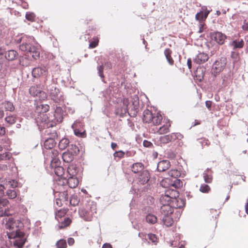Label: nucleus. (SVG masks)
I'll return each mask as SVG.
<instances>
[{
    "instance_id": "1",
    "label": "nucleus",
    "mask_w": 248,
    "mask_h": 248,
    "mask_svg": "<svg viewBox=\"0 0 248 248\" xmlns=\"http://www.w3.org/2000/svg\"><path fill=\"white\" fill-rule=\"evenodd\" d=\"M23 221V219H16L13 217L5 218V228L12 231L7 232L8 238L13 239L14 245L19 248H21L26 240L25 233L22 231L24 228Z\"/></svg>"
},
{
    "instance_id": "2",
    "label": "nucleus",
    "mask_w": 248,
    "mask_h": 248,
    "mask_svg": "<svg viewBox=\"0 0 248 248\" xmlns=\"http://www.w3.org/2000/svg\"><path fill=\"white\" fill-rule=\"evenodd\" d=\"M23 40V42L20 45L19 49L26 52L28 56L31 55L34 59H38L40 56V46L34 41L32 36L24 35L18 41Z\"/></svg>"
},
{
    "instance_id": "3",
    "label": "nucleus",
    "mask_w": 248,
    "mask_h": 248,
    "mask_svg": "<svg viewBox=\"0 0 248 248\" xmlns=\"http://www.w3.org/2000/svg\"><path fill=\"white\" fill-rule=\"evenodd\" d=\"M177 197H178V193L177 191L169 189L165 192L164 195H162L161 197L160 201L162 205L167 203L170 204L171 202L173 204L178 202L176 208H182L185 205L184 202L181 199H177L176 198Z\"/></svg>"
},
{
    "instance_id": "4",
    "label": "nucleus",
    "mask_w": 248,
    "mask_h": 248,
    "mask_svg": "<svg viewBox=\"0 0 248 248\" xmlns=\"http://www.w3.org/2000/svg\"><path fill=\"white\" fill-rule=\"evenodd\" d=\"M42 121H44V126L52 127L57 123L62 122L63 119V110L62 108L56 107L55 109L53 118H49L46 114H43L41 116Z\"/></svg>"
},
{
    "instance_id": "5",
    "label": "nucleus",
    "mask_w": 248,
    "mask_h": 248,
    "mask_svg": "<svg viewBox=\"0 0 248 248\" xmlns=\"http://www.w3.org/2000/svg\"><path fill=\"white\" fill-rule=\"evenodd\" d=\"M89 206L90 207V210L87 207L86 209H81L79 211L80 216L87 221L90 220L93 215L96 213V205L93 202Z\"/></svg>"
},
{
    "instance_id": "6",
    "label": "nucleus",
    "mask_w": 248,
    "mask_h": 248,
    "mask_svg": "<svg viewBox=\"0 0 248 248\" xmlns=\"http://www.w3.org/2000/svg\"><path fill=\"white\" fill-rule=\"evenodd\" d=\"M29 92L32 96L38 97L40 100H44L47 98L46 93L37 85H33L31 87Z\"/></svg>"
},
{
    "instance_id": "7",
    "label": "nucleus",
    "mask_w": 248,
    "mask_h": 248,
    "mask_svg": "<svg viewBox=\"0 0 248 248\" xmlns=\"http://www.w3.org/2000/svg\"><path fill=\"white\" fill-rule=\"evenodd\" d=\"M49 90V95L54 102L58 103L63 100L62 94L60 92L59 89L55 86H52Z\"/></svg>"
},
{
    "instance_id": "8",
    "label": "nucleus",
    "mask_w": 248,
    "mask_h": 248,
    "mask_svg": "<svg viewBox=\"0 0 248 248\" xmlns=\"http://www.w3.org/2000/svg\"><path fill=\"white\" fill-rule=\"evenodd\" d=\"M226 64L225 58H221L220 60L216 61L212 66V72L215 74H218L221 72Z\"/></svg>"
},
{
    "instance_id": "9",
    "label": "nucleus",
    "mask_w": 248,
    "mask_h": 248,
    "mask_svg": "<svg viewBox=\"0 0 248 248\" xmlns=\"http://www.w3.org/2000/svg\"><path fill=\"white\" fill-rule=\"evenodd\" d=\"M210 11L207 9L206 7L203 6L202 10L196 15L195 18L199 23H204L203 21L206 19Z\"/></svg>"
},
{
    "instance_id": "10",
    "label": "nucleus",
    "mask_w": 248,
    "mask_h": 248,
    "mask_svg": "<svg viewBox=\"0 0 248 248\" xmlns=\"http://www.w3.org/2000/svg\"><path fill=\"white\" fill-rule=\"evenodd\" d=\"M47 73V70L45 67H37L34 68L32 71V76L36 78L41 76H46Z\"/></svg>"
},
{
    "instance_id": "11",
    "label": "nucleus",
    "mask_w": 248,
    "mask_h": 248,
    "mask_svg": "<svg viewBox=\"0 0 248 248\" xmlns=\"http://www.w3.org/2000/svg\"><path fill=\"white\" fill-rule=\"evenodd\" d=\"M211 38L219 45H222L225 39L226 35L220 32H214L211 34Z\"/></svg>"
},
{
    "instance_id": "12",
    "label": "nucleus",
    "mask_w": 248,
    "mask_h": 248,
    "mask_svg": "<svg viewBox=\"0 0 248 248\" xmlns=\"http://www.w3.org/2000/svg\"><path fill=\"white\" fill-rule=\"evenodd\" d=\"M124 105V113L129 112V110H134L133 115H136L137 111H136L135 105L131 104L128 99H124L123 101Z\"/></svg>"
},
{
    "instance_id": "13",
    "label": "nucleus",
    "mask_w": 248,
    "mask_h": 248,
    "mask_svg": "<svg viewBox=\"0 0 248 248\" xmlns=\"http://www.w3.org/2000/svg\"><path fill=\"white\" fill-rule=\"evenodd\" d=\"M208 59L209 57L207 54L200 52L195 57L194 61L198 64H201L206 62Z\"/></svg>"
},
{
    "instance_id": "14",
    "label": "nucleus",
    "mask_w": 248,
    "mask_h": 248,
    "mask_svg": "<svg viewBox=\"0 0 248 248\" xmlns=\"http://www.w3.org/2000/svg\"><path fill=\"white\" fill-rule=\"evenodd\" d=\"M173 212V208L169 203L164 204L161 207V213L163 216H170Z\"/></svg>"
},
{
    "instance_id": "15",
    "label": "nucleus",
    "mask_w": 248,
    "mask_h": 248,
    "mask_svg": "<svg viewBox=\"0 0 248 248\" xmlns=\"http://www.w3.org/2000/svg\"><path fill=\"white\" fill-rule=\"evenodd\" d=\"M180 175V172L176 170H171L168 172V175L175 179L174 183L170 185L175 187L178 186L177 183L180 185V180L176 179Z\"/></svg>"
},
{
    "instance_id": "16",
    "label": "nucleus",
    "mask_w": 248,
    "mask_h": 248,
    "mask_svg": "<svg viewBox=\"0 0 248 248\" xmlns=\"http://www.w3.org/2000/svg\"><path fill=\"white\" fill-rule=\"evenodd\" d=\"M139 181L142 185L147 183L150 179V174L147 170H142L139 176Z\"/></svg>"
},
{
    "instance_id": "17",
    "label": "nucleus",
    "mask_w": 248,
    "mask_h": 248,
    "mask_svg": "<svg viewBox=\"0 0 248 248\" xmlns=\"http://www.w3.org/2000/svg\"><path fill=\"white\" fill-rule=\"evenodd\" d=\"M170 135L171 142L176 141L178 145L181 146L182 144L181 141L183 138V136L180 133H172Z\"/></svg>"
},
{
    "instance_id": "18",
    "label": "nucleus",
    "mask_w": 248,
    "mask_h": 248,
    "mask_svg": "<svg viewBox=\"0 0 248 248\" xmlns=\"http://www.w3.org/2000/svg\"><path fill=\"white\" fill-rule=\"evenodd\" d=\"M49 109V106L47 104H37L36 107V110L38 113H42L40 116H42L43 114H45L44 113L48 111ZM40 119L42 123H44V121H42V119L40 117Z\"/></svg>"
},
{
    "instance_id": "19",
    "label": "nucleus",
    "mask_w": 248,
    "mask_h": 248,
    "mask_svg": "<svg viewBox=\"0 0 248 248\" xmlns=\"http://www.w3.org/2000/svg\"><path fill=\"white\" fill-rule=\"evenodd\" d=\"M78 124L80 125V123L76 121L71 126L74 131V134L78 137L81 138L84 137L85 136V131H81L78 129L77 127H78Z\"/></svg>"
},
{
    "instance_id": "20",
    "label": "nucleus",
    "mask_w": 248,
    "mask_h": 248,
    "mask_svg": "<svg viewBox=\"0 0 248 248\" xmlns=\"http://www.w3.org/2000/svg\"><path fill=\"white\" fill-rule=\"evenodd\" d=\"M170 167V163L169 161L167 160H162L158 162L157 164V169L159 171H164L168 170Z\"/></svg>"
},
{
    "instance_id": "21",
    "label": "nucleus",
    "mask_w": 248,
    "mask_h": 248,
    "mask_svg": "<svg viewBox=\"0 0 248 248\" xmlns=\"http://www.w3.org/2000/svg\"><path fill=\"white\" fill-rule=\"evenodd\" d=\"M153 114L149 109L145 110L143 113V121L146 123H151Z\"/></svg>"
},
{
    "instance_id": "22",
    "label": "nucleus",
    "mask_w": 248,
    "mask_h": 248,
    "mask_svg": "<svg viewBox=\"0 0 248 248\" xmlns=\"http://www.w3.org/2000/svg\"><path fill=\"white\" fill-rule=\"evenodd\" d=\"M67 183L70 187L74 188L78 186L79 181L77 177L69 176L67 179Z\"/></svg>"
},
{
    "instance_id": "23",
    "label": "nucleus",
    "mask_w": 248,
    "mask_h": 248,
    "mask_svg": "<svg viewBox=\"0 0 248 248\" xmlns=\"http://www.w3.org/2000/svg\"><path fill=\"white\" fill-rule=\"evenodd\" d=\"M78 172V169L76 165L74 164L70 165L67 168V173L69 176L76 177Z\"/></svg>"
},
{
    "instance_id": "24",
    "label": "nucleus",
    "mask_w": 248,
    "mask_h": 248,
    "mask_svg": "<svg viewBox=\"0 0 248 248\" xmlns=\"http://www.w3.org/2000/svg\"><path fill=\"white\" fill-rule=\"evenodd\" d=\"M18 53L14 50H10L5 54V58L8 61H13L17 57Z\"/></svg>"
},
{
    "instance_id": "25",
    "label": "nucleus",
    "mask_w": 248,
    "mask_h": 248,
    "mask_svg": "<svg viewBox=\"0 0 248 248\" xmlns=\"http://www.w3.org/2000/svg\"><path fill=\"white\" fill-rule=\"evenodd\" d=\"M74 156H75L74 155L68 151L63 153L62 157L64 162L68 163L73 160Z\"/></svg>"
},
{
    "instance_id": "26",
    "label": "nucleus",
    "mask_w": 248,
    "mask_h": 248,
    "mask_svg": "<svg viewBox=\"0 0 248 248\" xmlns=\"http://www.w3.org/2000/svg\"><path fill=\"white\" fill-rule=\"evenodd\" d=\"M131 170L134 173L140 172V173L143 170V166L140 163H136L133 164L131 167Z\"/></svg>"
},
{
    "instance_id": "27",
    "label": "nucleus",
    "mask_w": 248,
    "mask_h": 248,
    "mask_svg": "<svg viewBox=\"0 0 248 248\" xmlns=\"http://www.w3.org/2000/svg\"><path fill=\"white\" fill-rule=\"evenodd\" d=\"M162 120V117L161 115L159 113H156L153 114V117L151 123L154 125H158L160 124Z\"/></svg>"
},
{
    "instance_id": "28",
    "label": "nucleus",
    "mask_w": 248,
    "mask_h": 248,
    "mask_svg": "<svg viewBox=\"0 0 248 248\" xmlns=\"http://www.w3.org/2000/svg\"><path fill=\"white\" fill-rule=\"evenodd\" d=\"M56 142L52 138H49L45 140L44 145L45 148L51 149L53 148Z\"/></svg>"
},
{
    "instance_id": "29",
    "label": "nucleus",
    "mask_w": 248,
    "mask_h": 248,
    "mask_svg": "<svg viewBox=\"0 0 248 248\" xmlns=\"http://www.w3.org/2000/svg\"><path fill=\"white\" fill-rule=\"evenodd\" d=\"M170 126V123L169 122L166 125L160 127L157 131L159 134H164L170 131L169 128Z\"/></svg>"
},
{
    "instance_id": "30",
    "label": "nucleus",
    "mask_w": 248,
    "mask_h": 248,
    "mask_svg": "<svg viewBox=\"0 0 248 248\" xmlns=\"http://www.w3.org/2000/svg\"><path fill=\"white\" fill-rule=\"evenodd\" d=\"M162 217L163 223L167 227H170L173 224V220L170 216H163Z\"/></svg>"
},
{
    "instance_id": "31",
    "label": "nucleus",
    "mask_w": 248,
    "mask_h": 248,
    "mask_svg": "<svg viewBox=\"0 0 248 248\" xmlns=\"http://www.w3.org/2000/svg\"><path fill=\"white\" fill-rule=\"evenodd\" d=\"M54 172L56 175H57L58 176L61 177L64 179H66V178L64 176L65 175L64 169L62 167L58 166L57 167H55V168L54 169Z\"/></svg>"
},
{
    "instance_id": "32",
    "label": "nucleus",
    "mask_w": 248,
    "mask_h": 248,
    "mask_svg": "<svg viewBox=\"0 0 248 248\" xmlns=\"http://www.w3.org/2000/svg\"><path fill=\"white\" fill-rule=\"evenodd\" d=\"M69 143V141L67 139L63 138L60 141L58 145L59 147L62 150H64L67 147Z\"/></svg>"
},
{
    "instance_id": "33",
    "label": "nucleus",
    "mask_w": 248,
    "mask_h": 248,
    "mask_svg": "<svg viewBox=\"0 0 248 248\" xmlns=\"http://www.w3.org/2000/svg\"><path fill=\"white\" fill-rule=\"evenodd\" d=\"M4 108L6 111H13L15 109V107L12 103L9 101H5L2 104Z\"/></svg>"
},
{
    "instance_id": "34",
    "label": "nucleus",
    "mask_w": 248,
    "mask_h": 248,
    "mask_svg": "<svg viewBox=\"0 0 248 248\" xmlns=\"http://www.w3.org/2000/svg\"><path fill=\"white\" fill-rule=\"evenodd\" d=\"M146 221L150 224H155L157 221V217L155 216L149 214L146 217Z\"/></svg>"
},
{
    "instance_id": "35",
    "label": "nucleus",
    "mask_w": 248,
    "mask_h": 248,
    "mask_svg": "<svg viewBox=\"0 0 248 248\" xmlns=\"http://www.w3.org/2000/svg\"><path fill=\"white\" fill-rule=\"evenodd\" d=\"M6 187L15 188L17 186V182L14 180L6 181L3 184Z\"/></svg>"
},
{
    "instance_id": "36",
    "label": "nucleus",
    "mask_w": 248,
    "mask_h": 248,
    "mask_svg": "<svg viewBox=\"0 0 248 248\" xmlns=\"http://www.w3.org/2000/svg\"><path fill=\"white\" fill-rule=\"evenodd\" d=\"M171 51L169 49H166L164 51V54L166 58L170 64L172 65L173 63V60L171 57Z\"/></svg>"
},
{
    "instance_id": "37",
    "label": "nucleus",
    "mask_w": 248,
    "mask_h": 248,
    "mask_svg": "<svg viewBox=\"0 0 248 248\" xmlns=\"http://www.w3.org/2000/svg\"><path fill=\"white\" fill-rule=\"evenodd\" d=\"M6 195L9 199H14L17 196V193L15 190L8 189L6 192Z\"/></svg>"
},
{
    "instance_id": "38",
    "label": "nucleus",
    "mask_w": 248,
    "mask_h": 248,
    "mask_svg": "<svg viewBox=\"0 0 248 248\" xmlns=\"http://www.w3.org/2000/svg\"><path fill=\"white\" fill-rule=\"evenodd\" d=\"M16 118L14 115L7 116L5 118V121L9 125L15 124L16 122Z\"/></svg>"
},
{
    "instance_id": "39",
    "label": "nucleus",
    "mask_w": 248,
    "mask_h": 248,
    "mask_svg": "<svg viewBox=\"0 0 248 248\" xmlns=\"http://www.w3.org/2000/svg\"><path fill=\"white\" fill-rule=\"evenodd\" d=\"M66 214V210L64 209H61L55 213V218L58 220L59 218L64 216Z\"/></svg>"
},
{
    "instance_id": "40",
    "label": "nucleus",
    "mask_w": 248,
    "mask_h": 248,
    "mask_svg": "<svg viewBox=\"0 0 248 248\" xmlns=\"http://www.w3.org/2000/svg\"><path fill=\"white\" fill-rule=\"evenodd\" d=\"M159 140L161 143L164 144L171 142L169 134L160 137Z\"/></svg>"
},
{
    "instance_id": "41",
    "label": "nucleus",
    "mask_w": 248,
    "mask_h": 248,
    "mask_svg": "<svg viewBox=\"0 0 248 248\" xmlns=\"http://www.w3.org/2000/svg\"><path fill=\"white\" fill-rule=\"evenodd\" d=\"M210 190L209 186L206 184L202 185L200 188V191L202 193H208Z\"/></svg>"
},
{
    "instance_id": "42",
    "label": "nucleus",
    "mask_w": 248,
    "mask_h": 248,
    "mask_svg": "<svg viewBox=\"0 0 248 248\" xmlns=\"http://www.w3.org/2000/svg\"><path fill=\"white\" fill-rule=\"evenodd\" d=\"M204 180L205 183H210L212 181V176L211 174H208L205 171L203 173Z\"/></svg>"
},
{
    "instance_id": "43",
    "label": "nucleus",
    "mask_w": 248,
    "mask_h": 248,
    "mask_svg": "<svg viewBox=\"0 0 248 248\" xmlns=\"http://www.w3.org/2000/svg\"><path fill=\"white\" fill-rule=\"evenodd\" d=\"M232 45L235 48H242L244 46V42L242 40L238 42L234 41L232 42Z\"/></svg>"
},
{
    "instance_id": "44",
    "label": "nucleus",
    "mask_w": 248,
    "mask_h": 248,
    "mask_svg": "<svg viewBox=\"0 0 248 248\" xmlns=\"http://www.w3.org/2000/svg\"><path fill=\"white\" fill-rule=\"evenodd\" d=\"M69 151L75 155H76L79 151L78 148L75 145H71Z\"/></svg>"
},
{
    "instance_id": "45",
    "label": "nucleus",
    "mask_w": 248,
    "mask_h": 248,
    "mask_svg": "<svg viewBox=\"0 0 248 248\" xmlns=\"http://www.w3.org/2000/svg\"><path fill=\"white\" fill-rule=\"evenodd\" d=\"M56 246L58 248H66L67 244L65 240H60L56 243Z\"/></svg>"
},
{
    "instance_id": "46",
    "label": "nucleus",
    "mask_w": 248,
    "mask_h": 248,
    "mask_svg": "<svg viewBox=\"0 0 248 248\" xmlns=\"http://www.w3.org/2000/svg\"><path fill=\"white\" fill-rule=\"evenodd\" d=\"M11 157V155L8 152L0 154V161L3 160L9 159Z\"/></svg>"
},
{
    "instance_id": "47",
    "label": "nucleus",
    "mask_w": 248,
    "mask_h": 248,
    "mask_svg": "<svg viewBox=\"0 0 248 248\" xmlns=\"http://www.w3.org/2000/svg\"><path fill=\"white\" fill-rule=\"evenodd\" d=\"M71 220L69 218H65L63 222H62V224L61 226H59V228L62 229L64 227H67L71 223Z\"/></svg>"
},
{
    "instance_id": "48",
    "label": "nucleus",
    "mask_w": 248,
    "mask_h": 248,
    "mask_svg": "<svg viewBox=\"0 0 248 248\" xmlns=\"http://www.w3.org/2000/svg\"><path fill=\"white\" fill-rule=\"evenodd\" d=\"M124 155V153L122 151H119L115 152L113 155L115 157L122 158Z\"/></svg>"
},
{
    "instance_id": "49",
    "label": "nucleus",
    "mask_w": 248,
    "mask_h": 248,
    "mask_svg": "<svg viewBox=\"0 0 248 248\" xmlns=\"http://www.w3.org/2000/svg\"><path fill=\"white\" fill-rule=\"evenodd\" d=\"M26 18L30 21H33L35 18V15L32 13H27L26 15Z\"/></svg>"
},
{
    "instance_id": "50",
    "label": "nucleus",
    "mask_w": 248,
    "mask_h": 248,
    "mask_svg": "<svg viewBox=\"0 0 248 248\" xmlns=\"http://www.w3.org/2000/svg\"><path fill=\"white\" fill-rule=\"evenodd\" d=\"M242 29L245 31H248V18L244 20Z\"/></svg>"
},
{
    "instance_id": "51",
    "label": "nucleus",
    "mask_w": 248,
    "mask_h": 248,
    "mask_svg": "<svg viewBox=\"0 0 248 248\" xmlns=\"http://www.w3.org/2000/svg\"><path fill=\"white\" fill-rule=\"evenodd\" d=\"M3 196H0V204L4 206L8 204L9 201L6 199L3 198Z\"/></svg>"
},
{
    "instance_id": "52",
    "label": "nucleus",
    "mask_w": 248,
    "mask_h": 248,
    "mask_svg": "<svg viewBox=\"0 0 248 248\" xmlns=\"http://www.w3.org/2000/svg\"><path fill=\"white\" fill-rule=\"evenodd\" d=\"M148 237L149 239L153 243H155L157 242V237L156 235L154 234L150 233L148 234Z\"/></svg>"
},
{
    "instance_id": "53",
    "label": "nucleus",
    "mask_w": 248,
    "mask_h": 248,
    "mask_svg": "<svg viewBox=\"0 0 248 248\" xmlns=\"http://www.w3.org/2000/svg\"><path fill=\"white\" fill-rule=\"evenodd\" d=\"M98 40L96 39L90 43L89 47L90 48H93L95 47L98 44Z\"/></svg>"
},
{
    "instance_id": "54",
    "label": "nucleus",
    "mask_w": 248,
    "mask_h": 248,
    "mask_svg": "<svg viewBox=\"0 0 248 248\" xmlns=\"http://www.w3.org/2000/svg\"><path fill=\"white\" fill-rule=\"evenodd\" d=\"M10 214L7 212L6 210H4L3 207L0 206V217L9 216Z\"/></svg>"
},
{
    "instance_id": "55",
    "label": "nucleus",
    "mask_w": 248,
    "mask_h": 248,
    "mask_svg": "<svg viewBox=\"0 0 248 248\" xmlns=\"http://www.w3.org/2000/svg\"><path fill=\"white\" fill-rule=\"evenodd\" d=\"M205 29V24L204 23H200L199 24V30L198 32L202 33L204 31Z\"/></svg>"
},
{
    "instance_id": "56",
    "label": "nucleus",
    "mask_w": 248,
    "mask_h": 248,
    "mask_svg": "<svg viewBox=\"0 0 248 248\" xmlns=\"http://www.w3.org/2000/svg\"><path fill=\"white\" fill-rule=\"evenodd\" d=\"M200 142L202 147H203L205 145H208L209 144L208 140L205 139H201L200 140Z\"/></svg>"
},
{
    "instance_id": "57",
    "label": "nucleus",
    "mask_w": 248,
    "mask_h": 248,
    "mask_svg": "<svg viewBox=\"0 0 248 248\" xmlns=\"http://www.w3.org/2000/svg\"><path fill=\"white\" fill-rule=\"evenodd\" d=\"M143 145L145 147H150L153 145V144L150 141L145 140L143 141Z\"/></svg>"
},
{
    "instance_id": "58",
    "label": "nucleus",
    "mask_w": 248,
    "mask_h": 248,
    "mask_svg": "<svg viewBox=\"0 0 248 248\" xmlns=\"http://www.w3.org/2000/svg\"><path fill=\"white\" fill-rule=\"evenodd\" d=\"M98 73H99V76L101 77V78H103L104 76L103 75V66L100 65V66H98Z\"/></svg>"
},
{
    "instance_id": "59",
    "label": "nucleus",
    "mask_w": 248,
    "mask_h": 248,
    "mask_svg": "<svg viewBox=\"0 0 248 248\" xmlns=\"http://www.w3.org/2000/svg\"><path fill=\"white\" fill-rule=\"evenodd\" d=\"M6 189L4 185L0 184V196H4V190Z\"/></svg>"
},
{
    "instance_id": "60",
    "label": "nucleus",
    "mask_w": 248,
    "mask_h": 248,
    "mask_svg": "<svg viewBox=\"0 0 248 248\" xmlns=\"http://www.w3.org/2000/svg\"><path fill=\"white\" fill-rule=\"evenodd\" d=\"M5 133V128L0 124V135H4Z\"/></svg>"
},
{
    "instance_id": "61",
    "label": "nucleus",
    "mask_w": 248,
    "mask_h": 248,
    "mask_svg": "<svg viewBox=\"0 0 248 248\" xmlns=\"http://www.w3.org/2000/svg\"><path fill=\"white\" fill-rule=\"evenodd\" d=\"M68 241V244L70 246L73 245L74 244V242H75V240H74V239L73 238H69L68 239V241Z\"/></svg>"
},
{
    "instance_id": "62",
    "label": "nucleus",
    "mask_w": 248,
    "mask_h": 248,
    "mask_svg": "<svg viewBox=\"0 0 248 248\" xmlns=\"http://www.w3.org/2000/svg\"><path fill=\"white\" fill-rule=\"evenodd\" d=\"M205 105H206V107L208 109H210L211 105H212V102L210 101H206L205 102Z\"/></svg>"
},
{
    "instance_id": "63",
    "label": "nucleus",
    "mask_w": 248,
    "mask_h": 248,
    "mask_svg": "<svg viewBox=\"0 0 248 248\" xmlns=\"http://www.w3.org/2000/svg\"><path fill=\"white\" fill-rule=\"evenodd\" d=\"M102 248H112L111 245L108 243L104 244Z\"/></svg>"
},
{
    "instance_id": "64",
    "label": "nucleus",
    "mask_w": 248,
    "mask_h": 248,
    "mask_svg": "<svg viewBox=\"0 0 248 248\" xmlns=\"http://www.w3.org/2000/svg\"><path fill=\"white\" fill-rule=\"evenodd\" d=\"M245 209H246V213L248 215V199H247V203L245 205Z\"/></svg>"
}]
</instances>
